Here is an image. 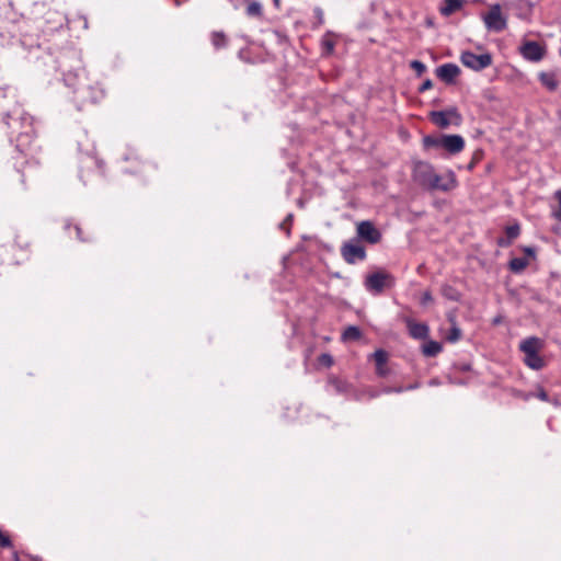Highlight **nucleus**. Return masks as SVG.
I'll use <instances>...</instances> for the list:
<instances>
[{
	"instance_id": "f257e3e1",
	"label": "nucleus",
	"mask_w": 561,
	"mask_h": 561,
	"mask_svg": "<svg viewBox=\"0 0 561 561\" xmlns=\"http://www.w3.org/2000/svg\"><path fill=\"white\" fill-rule=\"evenodd\" d=\"M57 64L58 69L62 73L65 84L73 89L75 101L79 105L95 103L103 98L101 89L89 82L76 51L61 54L57 59Z\"/></svg>"
},
{
	"instance_id": "f03ea898",
	"label": "nucleus",
	"mask_w": 561,
	"mask_h": 561,
	"mask_svg": "<svg viewBox=\"0 0 561 561\" xmlns=\"http://www.w3.org/2000/svg\"><path fill=\"white\" fill-rule=\"evenodd\" d=\"M4 123L10 129L11 139L15 137L16 149L20 152L28 151L35 139L33 117L21 111H14V115H5Z\"/></svg>"
},
{
	"instance_id": "7ed1b4c3",
	"label": "nucleus",
	"mask_w": 561,
	"mask_h": 561,
	"mask_svg": "<svg viewBox=\"0 0 561 561\" xmlns=\"http://www.w3.org/2000/svg\"><path fill=\"white\" fill-rule=\"evenodd\" d=\"M425 149H444L450 154H457L465 148V139L460 135H427L423 138Z\"/></svg>"
},
{
	"instance_id": "20e7f679",
	"label": "nucleus",
	"mask_w": 561,
	"mask_h": 561,
	"mask_svg": "<svg viewBox=\"0 0 561 561\" xmlns=\"http://www.w3.org/2000/svg\"><path fill=\"white\" fill-rule=\"evenodd\" d=\"M543 342L537 336H529L519 343V350L524 353V363L534 370H540L546 366L545 359L539 355Z\"/></svg>"
},
{
	"instance_id": "39448f33",
	"label": "nucleus",
	"mask_w": 561,
	"mask_h": 561,
	"mask_svg": "<svg viewBox=\"0 0 561 561\" xmlns=\"http://www.w3.org/2000/svg\"><path fill=\"white\" fill-rule=\"evenodd\" d=\"M364 284L368 291L373 294H380L386 288L394 286V277L388 272L377 271L367 275Z\"/></svg>"
},
{
	"instance_id": "423d86ee",
	"label": "nucleus",
	"mask_w": 561,
	"mask_h": 561,
	"mask_svg": "<svg viewBox=\"0 0 561 561\" xmlns=\"http://www.w3.org/2000/svg\"><path fill=\"white\" fill-rule=\"evenodd\" d=\"M431 121L439 128H448L451 124L459 126L462 117L456 107H449L444 111H434L430 114Z\"/></svg>"
},
{
	"instance_id": "0eeeda50",
	"label": "nucleus",
	"mask_w": 561,
	"mask_h": 561,
	"mask_svg": "<svg viewBox=\"0 0 561 561\" xmlns=\"http://www.w3.org/2000/svg\"><path fill=\"white\" fill-rule=\"evenodd\" d=\"M492 55L489 53L476 55L472 51L466 50L460 55L461 64L474 71H481L492 65Z\"/></svg>"
},
{
	"instance_id": "6e6552de",
	"label": "nucleus",
	"mask_w": 561,
	"mask_h": 561,
	"mask_svg": "<svg viewBox=\"0 0 561 561\" xmlns=\"http://www.w3.org/2000/svg\"><path fill=\"white\" fill-rule=\"evenodd\" d=\"M341 255L347 264H355L366 259V250L358 240H350L341 247Z\"/></svg>"
},
{
	"instance_id": "1a4fd4ad",
	"label": "nucleus",
	"mask_w": 561,
	"mask_h": 561,
	"mask_svg": "<svg viewBox=\"0 0 561 561\" xmlns=\"http://www.w3.org/2000/svg\"><path fill=\"white\" fill-rule=\"evenodd\" d=\"M483 21L489 31L502 32L507 26L506 19L502 14L500 4H493L489 12L483 16Z\"/></svg>"
},
{
	"instance_id": "9d476101",
	"label": "nucleus",
	"mask_w": 561,
	"mask_h": 561,
	"mask_svg": "<svg viewBox=\"0 0 561 561\" xmlns=\"http://www.w3.org/2000/svg\"><path fill=\"white\" fill-rule=\"evenodd\" d=\"M357 240L369 244H376L381 240V232L369 220H363L356 225Z\"/></svg>"
},
{
	"instance_id": "9b49d317",
	"label": "nucleus",
	"mask_w": 561,
	"mask_h": 561,
	"mask_svg": "<svg viewBox=\"0 0 561 561\" xmlns=\"http://www.w3.org/2000/svg\"><path fill=\"white\" fill-rule=\"evenodd\" d=\"M435 173L433 165L427 162L420 161L414 167V179L425 188L431 185Z\"/></svg>"
},
{
	"instance_id": "f8f14e48",
	"label": "nucleus",
	"mask_w": 561,
	"mask_h": 561,
	"mask_svg": "<svg viewBox=\"0 0 561 561\" xmlns=\"http://www.w3.org/2000/svg\"><path fill=\"white\" fill-rule=\"evenodd\" d=\"M457 186L455 173L449 171L446 175L434 174L433 181L427 190L448 192Z\"/></svg>"
},
{
	"instance_id": "ddd939ff",
	"label": "nucleus",
	"mask_w": 561,
	"mask_h": 561,
	"mask_svg": "<svg viewBox=\"0 0 561 561\" xmlns=\"http://www.w3.org/2000/svg\"><path fill=\"white\" fill-rule=\"evenodd\" d=\"M403 321L408 328L409 334L415 340H425L428 337L430 328L425 323H417L410 317H404Z\"/></svg>"
},
{
	"instance_id": "4468645a",
	"label": "nucleus",
	"mask_w": 561,
	"mask_h": 561,
	"mask_svg": "<svg viewBox=\"0 0 561 561\" xmlns=\"http://www.w3.org/2000/svg\"><path fill=\"white\" fill-rule=\"evenodd\" d=\"M460 73V68L456 64H444L436 69V76L447 84L454 83Z\"/></svg>"
},
{
	"instance_id": "2eb2a0df",
	"label": "nucleus",
	"mask_w": 561,
	"mask_h": 561,
	"mask_svg": "<svg viewBox=\"0 0 561 561\" xmlns=\"http://www.w3.org/2000/svg\"><path fill=\"white\" fill-rule=\"evenodd\" d=\"M520 53L528 60L539 61L545 55V49L537 42H526L520 47Z\"/></svg>"
},
{
	"instance_id": "dca6fc26",
	"label": "nucleus",
	"mask_w": 561,
	"mask_h": 561,
	"mask_svg": "<svg viewBox=\"0 0 561 561\" xmlns=\"http://www.w3.org/2000/svg\"><path fill=\"white\" fill-rule=\"evenodd\" d=\"M539 80L549 91H556L559 87V80L553 72H541L539 75Z\"/></svg>"
},
{
	"instance_id": "f3484780",
	"label": "nucleus",
	"mask_w": 561,
	"mask_h": 561,
	"mask_svg": "<svg viewBox=\"0 0 561 561\" xmlns=\"http://www.w3.org/2000/svg\"><path fill=\"white\" fill-rule=\"evenodd\" d=\"M443 350V346L439 342H436V341H427L423 346H422V353L424 356L426 357H435L437 356Z\"/></svg>"
},
{
	"instance_id": "a211bd4d",
	"label": "nucleus",
	"mask_w": 561,
	"mask_h": 561,
	"mask_svg": "<svg viewBox=\"0 0 561 561\" xmlns=\"http://www.w3.org/2000/svg\"><path fill=\"white\" fill-rule=\"evenodd\" d=\"M463 0H444V5L440 8V13L444 16H449L462 7Z\"/></svg>"
},
{
	"instance_id": "6ab92c4d",
	"label": "nucleus",
	"mask_w": 561,
	"mask_h": 561,
	"mask_svg": "<svg viewBox=\"0 0 561 561\" xmlns=\"http://www.w3.org/2000/svg\"><path fill=\"white\" fill-rule=\"evenodd\" d=\"M528 264L529 261L525 257H514L510 261L508 267L513 273L519 274L528 266Z\"/></svg>"
},
{
	"instance_id": "aec40b11",
	"label": "nucleus",
	"mask_w": 561,
	"mask_h": 561,
	"mask_svg": "<svg viewBox=\"0 0 561 561\" xmlns=\"http://www.w3.org/2000/svg\"><path fill=\"white\" fill-rule=\"evenodd\" d=\"M210 39H211L213 46L216 49L224 48L228 44V38H227L226 34L224 32H221V31L213 32L211 36H210Z\"/></svg>"
},
{
	"instance_id": "412c9836",
	"label": "nucleus",
	"mask_w": 561,
	"mask_h": 561,
	"mask_svg": "<svg viewBox=\"0 0 561 561\" xmlns=\"http://www.w3.org/2000/svg\"><path fill=\"white\" fill-rule=\"evenodd\" d=\"M360 336L362 332L359 328L355 325L347 327L342 334V339L344 341H357L360 339Z\"/></svg>"
},
{
	"instance_id": "4be33fe9",
	"label": "nucleus",
	"mask_w": 561,
	"mask_h": 561,
	"mask_svg": "<svg viewBox=\"0 0 561 561\" xmlns=\"http://www.w3.org/2000/svg\"><path fill=\"white\" fill-rule=\"evenodd\" d=\"M247 14L251 18H261L263 14L262 4L257 1H253L247 7Z\"/></svg>"
},
{
	"instance_id": "5701e85b",
	"label": "nucleus",
	"mask_w": 561,
	"mask_h": 561,
	"mask_svg": "<svg viewBox=\"0 0 561 561\" xmlns=\"http://www.w3.org/2000/svg\"><path fill=\"white\" fill-rule=\"evenodd\" d=\"M373 357H374V360L376 364V368H380V367L386 366L387 360H388V353L383 350H377L373 354Z\"/></svg>"
},
{
	"instance_id": "b1692460",
	"label": "nucleus",
	"mask_w": 561,
	"mask_h": 561,
	"mask_svg": "<svg viewBox=\"0 0 561 561\" xmlns=\"http://www.w3.org/2000/svg\"><path fill=\"white\" fill-rule=\"evenodd\" d=\"M520 227L518 224L510 225L505 228V237L512 242L519 236Z\"/></svg>"
},
{
	"instance_id": "393cba45",
	"label": "nucleus",
	"mask_w": 561,
	"mask_h": 561,
	"mask_svg": "<svg viewBox=\"0 0 561 561\" xmlns=\"http://www.w3.org/2000/svg\"><path fill=\"white\" fill-rule=\"evenodd\" d=\"M321 46L324 55H331L334 51L335 44L333 39L330 38L329 35H325L321 41Z\"/></svg>"
},
{
	"instance_id": "a878e982",
	"label": "nucleus",
	"mask_w": 561,
	"mask_h": 561,
	"mask_svg": "<svg viewBox=\"0 0 561 561\" xmlns=\"http://www.w3.org/2000/svg\"><path fill=\"white\" fill-rule=\"evenodd\" d=\"M460 337H461V330L458 327L454 325L447 335V341L450 343H455V342L459 341Z\"/></svg>"
},
{
	"instance_id": "bb28decb",
	"label": "nucleus",
	"mask_w": 561,
	"mask_h": 561,
	"mask_svg": "<svg viewBox=\"0 0 561 561\" xmlns=\"http://www.w3.org/2000/svg\"><path fill=\"white\" fill-rule=\"evenodd\" d=\"M410 66L417 76H422L426 71V66L420 60L411 61Z\"/></svg>"
},
{
	"instance_id": "cd10ccee",
	"label": "nucleus",
	"mask_w": 561,
	"mask_h": 561,
	"mask_svg": "<svg viewBox=\"0 0 561 561\" xmlns=\"http://www.w3.org/2000/svg\"><path fill=\"white\" fill-rule=\"evenodd\" d=\"M556 198L558 201V208L553 211V216L561 222V190L556 193Z\"/></svg>"
},
{
	"instance_id": "c85d7f7f",
	"label": "nucleus",
	"mask_w": 561,
	"mask_h": 561,
	"mask_svg": "<svg viewBox=\"0 0 561 561\" xmlns=\"http://www.w3.org/2000/svg\"><path fill=\"white\" fill-rule=\"evenodd\" d=\"M319 362L320 364L329 367L333 364V358L331 355L329 354H322L320 357H319Z\"/></svg>"
},
{
	"instance_id": "c756f323",
	"label": "nucleus",
	"mask_w": 561,
	"mask_h": 561,
	"mask_svg": "<svg viewBox=\"0 0 561 561\" xmlns=\"http://www.w3.org/2000/svg\"><path fill=\"white\" fill-rule=\"evenodd\" d=\"M73 230H75V232H76V238H77L79 241H81V242H87V241H90V240H91L90 238H84V237L82 236V229H81V227H80V226L75 225V226H73Z\"/></svg>"
},
{
	"instance_id": "7c9ffc66",
	"label": "nucleus",
	"mask_w": 561,
	"mask_h": 561,
	"mask_svg": "<svg viewBox=\"0 0 561 561\" xmlns=\"http://www.w3.org/2000/svg\"><path fill=\"white\" fill-rule=\"evenodd\" d=\"M536 397L541 400V401H550V398L547 393V391L543 389V388H539L537 393H536Z\"/></svg>"
},
{
	"instance_id": "2f4dec72",
	"label": "nucleus",
	"mask_w": 561,
	"mask_h": 561,
	"mask_svg": "<svg viewBox=\"0 0 561 561\" xmlns=\"http://www.w3.org/2000/svg\"><path fill=\"white\" fill-rule=\"evenodd\" d=\"M432 88H433V82H432V80H431V79H426V80L421 84V87L419 88V92H420V93H423V92H425V91H427V90H430V89H432Z\"/></svg>"
},
{
	"instance_id": "473e14b6",
	"label": "nucleus",
	"mask_w": 561,
	"mask_h": 561,
	"mask_svg": "<svg viewBox=\"0 0 561 561\" xmlns=\"http://www.w3.org/2000/svg\"><path fill=\"white\" fill-rule=\"evenodd\" d=\"M511 244H512V241L510 239H507L506 237L497 239V245L501 248H507Z\"/></svg>"
},
{
	"instance_id": "72a5a7b5",
	"label": "nucleus",
	"mask_w": 561,
	"mask_h": 561,
	"mask_svg": "<svg viewBox=\"0 0 561 561\" xmlns=\"http://www.w3.org/2000/svg\"><path fill=\"white\" fill-rule=\"evenodd\" d=\"M445 296L450 300H458V295L451 288L445 289Z\"/></svg>"
},
{
	"instance_id": "f704fd0d",
	"label": "nucleus",
	"mask_w": 561,
	"mask_h": 561,
	"mask_svg": "<svg viewBox=\"0 0 561 561\" xmlns=\"http://www.w3.org/2000/svg\"><path fill=\"white\" fill-rule=\"evenodd\" d=\"M430 301H432V295L428 291H426L423 294L422 304L426 305Z\"/></svg>"
},
{
	"instance_id": "c9c22d12",
	"label": "nucleus",
	"mask_w": 561,
	"mask_h": 561,
	"mask_svg": "<svg viewBox=\"0 0 561 561\" xmlns=\"http://www.w3.org/2000/svg\"><path fill=\"white\" fill-rule=\"evenodd\" d=\"M90 160L93 162V164H95V167L98 168L99 173L102 174L103 173L102 163L99 160L93 159V158H91Z\"/></svg>"
},
{
	"instance_id": "e433bc0d",
	"label": "nucleus",
	"mask_w": 561,
	"mask_h": 561,
	"mask_svg": "<svg viewBox=\"0 0 561 561\" xmlns=\"http://www.w3.org/2000/svg\"><path fill=\"white\" fill-rule=\"evenodd\" d=\"M524 252L528 255V256H535V249L534 248H530V247H525L524 248Z\"/></svg>"
},
{
	"instance_id": "4c0bfd02",
	"label": "nucleus",
	"mask_w": 561,
	"mask_h": 561,
	"mask_svg": "<svg viewBox=\"0 0 561 561\" xmlns=\"http://www.w3.org/2000/svg\"><path fill=\"white\" fill-rule=\"evenodd\" d=\"M376 371L381 377H385L388 374V369L386 368V366L376 368Z\"/></svg>"
},
{
	"instance_id": "58836bf2",
	"label": "nucleus",
	"mask_w": 561,
	"mask_h": 561,
	"mask_svg": "<svg viewBox=\"0 0 561 561\" xmlns=\"http://www.w3.org/2000/svg\"><path fill=\"white\" fill-rule=\"evenodd\" d=\"M392 391H394V392H401V391H402V388H396V389H390V388H388V389H386V390H385V392H387V393L392 392Z\"/></svg>"
},
{
	"instance_id": "ea45409f",
	"label": "nucleus",
	"mask_w": 561,
	"mask_h": 561,
	"mask_svg": "<svg viewBox=\"0 0 561 561\" xmlns=\"http://www.w3.org/2000/svg\"><path fill=\"white\" fill-rule=\"evenodd\" d=\"M12 561H21L20 560V556H19V553L16 551H14L13 554H12Z\"/></svg>"
},
{
	"instance_id": "a19ab883",
	"label": "nucleus",
	"mask_w": 561,
	"mask_h": 561,
	"mask_svg": "<svg viewBox=\"0 0 561 561\" xmlns=\"http://www.w3.org/2000/svg\"><path fill=\"white\" fill-rule=\"evenodd\" d=\"M293 219V215H288V217L286 218V220H284V222H282L280 227L283 228L285 226V224L287 221H290Z\"/></svg>"
},
{
	"instance_id": "79ce46f5",
	"label": "nucleus",
	"mask_w": 561,
	"mask_h": 561,
	"mask_svg": "<svg viewBox=\"0 0 561 561\" xmlns=\"http://www.w3.org/2000/svg\"><path fill=\"white\" fill-rule=\"evenodd\" d=\"M549 402H551V403H552V404H554V405H559V401H558L557 399H553V400H551V399H550V401H549Z\"/></svg>"
},
{
	"instance_id": "37998d69",
	"label": "nucleus",
	"mask_w": 561,
	"mask_h": 561,
	"mask_svg": "<svg viewBox=\"0 0 561 561\" xmlns=\"http://www.w3.org/2000/svg\"><path fill=\"white\" fill-rule=\"evenodd\" d=\"M273 2H274V4H275V7H277V8H278V7H279V2H280V0H273Z\"/></svg>"
},
{
	"instance_id": "c03bdc74",
	"label": "nucleus",
	"mask_w": 561,
	"mask_h": 561,
	"mask_svg": "<svg viewBox=\"0 0 561 561\" xmlns=\"http://www.w3.org/2000/svg\"><path fill=\"white\" fill-rule=\"evenodd\" d=\"M70 228H71V224H70V222H67V224L65 225V229H67V230H68V229H70Z\"/></svg>"
},
{
	"instance_id": "a18cd8bd",
	"label": "nucleus",
	"mask_w": 561,
	"mask_h": 561,
	"mask_svg": "<svg viewBox=\"0 0 561 561\" xmlns=\"http://www.w3.org/2000/svg\"><path fill=\"white\" fill-rule=\"evenodd\" d=\"M473 167H474V163L471 162L468 168H469V170H471V169H473Z\"/></svg>"
},
{
	"instance_id": "49530a36",
	"label": "nucleus",
	"mask_w": 561,
	"mask_h": 561,
	"mask_svg": "<svg viewBox=\"0 0 561 561\" xmlns=\"http://www.w3.org/2000/svg\"><path fill=\"white\" fill-rule=\"evenodd\" d=\"M558 118H559V119H560V122H561V110H560V111H558Z\"/></svg>"
},
{
	"instance_id": "de8ad7c7",
	"label": "nucleus",
	"mask_w": 561,
	"mask_h": 561,
	"mask_svg": "<svg viewBox=\"0 0 561 561\" xmlns=\"http://www.w3.org/2000/svg\"><path fill=\"white\" fill-rule=\"evenodd\" d=\"M560 56H561V48H560Z\"/></svg>"
}]
</instances>
